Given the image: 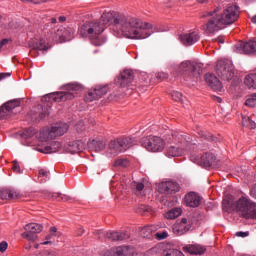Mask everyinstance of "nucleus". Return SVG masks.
Instances as JSON below:
<instances>
[{
	"mask_svg": "<svg viewBox=\"0 0 256 256\" xmlns=\"http://www.w3.org/2000/svg\"><path fill=\"white\" fill-rule=\"evenodd\" d=\"M113 25L116 37H127L128 39H147L153 33V25L143 22L137 18H127L117 12H104L100 21H88L80 27L81 37H89L92 45L101 47L105 40L100 35L105 27Z\"/></svg>",
	"mask_w": 256,
	"mask_h": 256,
	"instance_id": "1",
	"label": "nucleus"
},
{
	"mask_svg": "<svg viewBox=\"0 0 256 256\" xmlns=\"http://www.w3.org/2000/svg\"><path fill=\"white\" fill-rule=\"evenodd\" d=\"M204 17H210L206 23V33H217L225 25H233L239 19V8L228 5L221 11L220 7H216L213 11L206 12Z\"/></svg>",
	"mask_w": 256,
	"mask_h": 256,
	"instance_id": "2",
	"label": "nucleus"
},
{
	"mask_svg": "<svg viewBox=\"0 0 256 256\" xmlns=\"http://www.w3.org/2000/svg\"><path fill=\"white\" fill-rule=\"evenodd\" d=\"M173 143H178L177 146H170L167 149V157H181L183 151H189L191 145V138L185 132L174 131L171 133Z\"/></svg>",
	"mask_w": 256,
	"mask_h": 256,
	"instance_id": "3",
	"label": "nucleus"
},
{
	"mask_svg": "<svg viewBox=\"0 0 256 256\" xmlns=\"http://www.w3.org/2000/svg\"><path fill=\"white\" fill-rule=\"evenodd\" d=\"M67 92H55L44 96L42 101H47L48 99H53L56 103H61L63 101H69L74 99L75 93L73 91H83V86L77 83L68 84L66 86Z\"/></svg>",
	"mask_w": 256,
	"mask_h": 256,
	"instance_id": "4",
	"label": "nucleus"
},
{
	"mask_svg": "<svg viewBox=\"0 0 256 256\" xmlns=\"http://www.w3.org/2000/svg\"><path fill=\"white\" fill-rule=\"evenodd\" d=\"M236 211L243 217L244 219H256V203L251 199L242 196L235 203Z\"/></svg>",
	"mask_w": 256,
	"mask_h": 256,
	"instance_id": "5",
	"label": "nucleus"
},
{
	"mask_svg": "<svg viewBox=\"0 0 256 256\" xmlns=\"http://www.w3.org/2000/svg\"><path fill=\"white\" fill-rule=\"evenodd\" d=\"M203 65L191 61L182 62L178 67V73L186 81L189 79H199L201 77V69Z\"/></svg>",
	"mask_w": 256,
	"mask_h": 256,
	"instance_id": "6",
	"label": "nucleus"
},
{
	"mask_svg": "<svg viewBox=\"0 0 256 256\" xmlns=\"http://www.w3.org/2000/svg\"><path fill=\"white\" fill-rule=\"evenodd\" d=\"M133 145H137V140H135V138L129 136L120 137L110 142V153L115 157V155H119V153H125V151L131 149Z\"/></svg>",
	"mask_w": 256,
	"mask_h": 256,
	"instance_id": "7",
	"label": "nucleus"
},
{
	"mask_svg": "<svg viewBox=\"0 0 256 256\" xmlns=\"http://www.w3.org/2000/svg\"><path fill=\"white\" fill-rule=\"evenodd\" d=\"M216 73L222 81H231L235 77V66L229 59L219 60L216 64Z\"/></svg>",
	"mask_w": 256,
	"mask_h": 256,
	"instance_id": "8",
	"label": "nucleus"
},
{
	"mask_svg": "<svg viewBox=\"0 0 256 256\" xmlns=\"http://www.w3.org/2000/svg\"><path fill=\"white\" fill-rule=\"evenodd\" d=\"M141 145L142 147H144V149H147V151H152V153H157L159 151H163V148L165 147V142L160 137L148 136V137L142 138Z\"/></svg>",
	"mask_w": 256,
	"mask_h": 256,
	"instance_id": "9",
	"label": "nucleus"
},
{
	"mask_svg": "<svg viewBox=\"0 0 256 256\" xmlns=\"http://www.w3.org/2000/svg\"><path fill=\"white\" fill-rule=\"evenodd\" d=\"M24 233L21 234L23 239L27 241L35 242L37 241V234L43 231V225L38 223H30L24 226Z\"/></svg>",
	"mask_w": 256,
	"mask_h": 256,
	"instance_id": "10",
	"label": "nucleus"
},
{
	"mask_svg": "<svg viewBox=\"0 0 256 256\" xmlns=\"http://www.w3.org/2000/svg\"><path fill=\"white\" fill-rule=\"evenodd\" d=\"M236 53L241 55H253L256 53V40H250L248 42H238L235 45Z\"/></svg>",
	"mask_w": 256,
	"mask_h": 256,
	"instance_id": "11",
	"label": "nucleus"
},
{
	"mask_svg": "<svg viewBox=\"0 0 256 256\" xmlns=\"http://www.w3.org/2000/svg\"><path fill=\"white\" fill-rule=\"evenodd\" d=\"M133 79H135V74L131 70H124L120 73V75L116 78V85L118 87H131V83H133Z\"/></svg>",
	"mask_w": 256,
	"mask_h": 256,
	"instance_id": "12",
	"label": "nucleus"
},
{
	"mask_svg": "<svg viewBox=\"0 0 256 256\" xmlns=\"http://www.w3.org/2000/svg\"><path fill=\"white\" fill-rule=\"evenodd\" d=\"M107 91H109V86H96L93 90L89 91L85 97V101L92 102L97 101V99H101L103 95H107Z\"/></svg>",
	"mask_w": 256,
	"mask_h": 256,
	"instance_id": "13",
	"label": "nucleus"
},
{
	"mask_svg": "<svg viewBox=\"0 0 256 256\" xmlns=\"http://www.w3.org/2000/svg\"><path fill=\"white\" fill-rule=\"evenodd\" d=\"M73 35V29H67L63 26H60L57 28L56 31H54V37L53 39L55 41H59V43H63L65 41H71V36Z\"/></svg>",
	"mask_w": 256,
	"mask_h": 256,
	"instance_id": "14",
	"label": "nucleus"
},
{
	"mask_svg": "<svg viewBox=\"0 0 256 256\" xmlns=\"http://www.w3.org/2000/svg\"><path fill=\"white\" fill-rule=\"evenodd\" d=\"M21 105V100H11L0 107V119H7L13 113L15 107Z\"/></svg>",
	"mask_w": 256,
	"mask_h": 256,
	"instance_id": "15",
	"label": "nucleus"
},
{
	"mask_svg": "<svg viewBox=\"0 0 256 256\" xmlns=\"http://www.w3.org/2000/svg\"><path fill=\"white\" fill-rule=\"evenodd\" d=\"M201 39L198 32H187L179 35V40L181 41L182 45L185 47H191V45H195L197 41Z\"/></svg>",
	"mask_w": 256,
	"mask_h": 256,
	"instance_id": "16",
	"label": "nucleus"
},
{
	"mask_svg": "<svg viewBox=\"0 0 256 256\" xmlns=\"http://www.w3.org/2000/svg\"><path fill=\"white\" fill-rule=\"evenodd\" d=\"M0 199H2V201L21 199V192L14 188H2L0 190Z\"/></svg>",
	"mask_w": 256,
	"mask_h": 256,
	"instance_id": "17",
	"label": "nucleus"
},
{
	"mask_svg": "<svg viewBox=\"0 0 256 256\" xmlns=\"http://www.w3.org/2000/svg\"><path fill=\"white\" fill-rule=\"evenodd\" d=\"M97 235H103L110 241H126V239H129L130 237L127 232H102L101 230L97 231Z\"/></svg>",
	"mask_w": 256,
	"mask_h": 256,
	"instance_id": "18",
	"label": "nucleus"
},
{
	"mask_svg": "<svg viewBox=\"0 0 256 256\" xmlns=\"http://www.w3.org/2000/svg\"><path fill=\"white\" fill-rule=\"evenodd\" d=\"M159 191L165 195H173V193L179 191V184L173 181L162 182L159 186Z\"/></svg>",
	"mask_w": 256,
	"mask_h": 256,
	"instance_id": "19",
	"label": "nucleus"
},
{
	"mask_svg": "<svg viewBox=\"0 0 256 256\" xmlns=\"http://www.w3.org/2000/svg\"><path fill=\"white\" fill-rule=\"evenodd\" d=\"M195 163L200 165V167L209 169V167L215 163V155H213V153H205L204 155L196 158Z\"/></svg>",
	"mask_w": 256,
	"mask_h": 256,
	"instance_id": "20",
	"label": "nucleus"
},
{
	"mask_svg": "<svg viewBox=\"0 0 256 256\" xmlns=\"http://www.w3.org/2000/svg\"><path fill=\"white\" fill-rule=\"evenodd\" d=\"M189 229H191V225H189L187 218H182L180 222L174 224L172 227V231L175 235H185Z\"/></svg>",
	"mask_w": 256,
	"mask_h": 256,
	"instance_id": "21",
	"label": "nucleus"
},
{
	"mask_svg": "<svg viewBox=\"0 0 256 256\" xmlns=\"http://www.w3.org/2000/svg\"><path fill=\"white\" fill-rule=\"evenodd\" d=\"M69 131V125L67 123H56L51 127V136L55 138L65 135Z\"/></svg>",
	"mask_w": 256,
	"mask_h": 256,
	"instance_id": "22",
	"label": "nucleus"
},
{
	"mask_svg": "<svg viewBox=\"0 0 256 256\" xmlns=\"http://www.w3.org/2000/svg\"><path fill=\"white\" fill-rule=\"evenodd\" d=\"M85 149V143L81 140H76L70 142L66 147V153H71V155H75V153H81Z\"/></svg>",
	"mask_w": 256,
	"mask_h": 256,
	"instance_id": "23",
	"label": "nucleus"
},
{
	"mask_svg": "<svg viewBox=\"0 0 256 256\" xmlns=\"http://www.w3.org/2000/svg\"><path fill=\"white\" fill-rule=\"evenodd\" d=\"M205 80L209 87L213 89V91H223V85L221 84V81H219V78H217V76L214 74H206Z\"/></svg>",
	"mask_w": 256,
	"mask_h": 256,
	"instance_id": "24",
	"label": "nucleus"
},
{
	"mask_svg": "<svg viewBox=\"0 0 256 256\" xmlns=\"http://www.w3.org/2000/svg\"><path fill=\"white\" fill-rule=\"evenodd\" d=\"M184 201L187 207H199L201 205V196L195 192H189L185 195Z\"/></svg>",
	"mask_w": 256,
	"mask_h": 256,
	"instance_id": "25",
	"label": "nucleus"
},
{
	"mask_svg": "<svg viewBox=\"0 0 256 256\" xmlns=\"http://www.w3.org/2000/svg\"><path fill=\"white\" fill-rule=\"evenodd\" d=\"M130 246H118L104 252V256H127L129 254Z\"/></svg>",
	"mask_w": 256,
	"mask_h": 256,
	"instance_id": "26",
	"label": "nucleus"
},
{
	"mask_svg": "<svg viewBox=\"0 0 256 256\" xmlns=\"http://www.w3.org/2000/svg\"><path fill=\"white\" fill-rule=\"evenodd\" d=\"M183 250L186 253H190V255H203V253L207 251V248L199 244H191V245L184 246Z\"/></svg>",
	"mask_w": 256,
	"mask_h": 256,
	"instance_id": "27",
	"label": "nucleus"
},
{
	"mask_svg": "<svg viewBox=\"0 0 256 256\" xmlns=\"http://www.w3.org/2000/svg\"><path fill=\"white\" fill-rule=\"evenodd\" d=\"M157 231V227L150 225L143 227L140 230V235L143 237V239H153L155 237V232Z\"/></svg>",
	"mask_w": 256,
	"mask_h": 256,
	"instance_id": "28",
	"label": "nucleus"
},
{
	"mask_svg": "<svg viewBox=\"0 0 256 256\" xmlns=\"http://www.w3.org/2000/svg\"><path fill=\"white\" fill-rule=\"evenodd\" d=\"M88 147L91 151L98 153V151H103L105 149V142L101 140H92L88 143Z\"/></svg>",
	"mask_w": 256,
	"mask_h": 256,
	"instance_id": "29",
	"label": "nucleus"
},
{
	"mask_svg": "<svg viewBox=\"0 0 256 256\" xmlns=\"http://www.w3.org/2000/svg\"><path fill=\"white\" fill-rule=\"evenodd\" d=\"M38 139L42 143H45L49 139H55V138L53 136H51V128H43L42 130H40Z\"/></svg>",
	"mask_w": 256,
	"mask_h": 256,
	"instance_id": "30",
	"label": "nucleus"
},
{
	"mask_svg": "<svg viewBox=\"0 0 256 256\" xmlns=\"http://www.w3.org/2000/svg\"><path fill=\"white\" fill-rule=\"evenodd\" d=\"M61 149V142H52L50 146L42 148L41 153H57Z\"/></svg>",
	"mask_w": 256,
	"mask_h": 256,
	"instance_id": "31",
	"label": "nucleus"
},
{
	"mask_svg": "<svg viewBox=\"0 0 256 256\" xmlns=\"http://www.w3.org/2000/svg\"><path fill=\"white\" fill-rule=\"evenodd\" d=\"M244 84L248 89H256V73L247 75L244 79Z\"/></svg>",
	"mask_w": 256,
	"mask_h": 256,
	"instance_id": "32",
	"label": "nucleus"
},
{
	"mask_svg": "<svg viewBox=\"0 0 256 256\" xmlns=\"http://www.w3.org/2000/svg\"><path fill=\"white\" fill-rule=\"evenodd\" d=\"M181 215V208H174L171 209L170 211L166 212L164 217L166 219H177Z\"/></svg>",
	"mask_w": 256,
	"mask_h": 256,
	"instance_id": "33",
	"label": "nucleus"
},
{
	"mask_svg": "<svg viewBox=\"0 0 256 256\" xmlns=\"http://www.w3.org/2000/svg\"><path fill=\"white\" fill-rule=\"evenodd\" d=\"M34 49H38L39 51H48V49H51V46H47V42L40 39L39 42L34 45Z\"/></svg>",
	"mask_w": 256,
	"mask_h": 256,
	"instance_id": "34",
	"label": "nucleus"
},
{
	"mask_svg": "<svg viewBox=\"0 0 256 256\" xmlns=\"http://www.w3.org/2000/svg\"><path fill=\"white\" fill-rule=\"evenodd\" d=\"M162 256H185L183 252L177 249L164 250Z\"/></svg>",
	"mask_w": 256,
	"mask_h": 256,
	"instance_id": "35",
	"label": "nucleus"
},
{
	"mask_svg": "<svg viewBox=\"0 0 256 256\" xmlns=\"http://www.w3.org/2000/svg\"><path fill=\"white\" fill-rule=\"evenodd\" d=\"M243 127H249V129H255L256 123L249 117H244L242 120Z\"/></svg>",
	"mask_w": 256,
	"mask_h": 256,
	"instance_id": "36",
	"label": "nucleus"
},
{
	"mask_svg": "<svg viewBox=\"0 0 256 256\" xmlns=\"http://www.w3.org/2000/svg\"><path fill=\"white\" fill-rule=\"evenodd\" d=\"M33 135H37V130L35 128H27L22 133L24 139H29L30 137H33Z\"/></svg>",
	"mask_w": 256,
	"mask_h": 256,
	"instance_id": "37",
	"label": "nucleus"
},
{
	"mask_svg": "<svg viewBox=\"0 0 256 256\" xmlns=\"http://www.w3.org/2000/svg\"><path fill=\"white\" fill-rule=\"evenodd\" d=\"M59 235H61V232H57L56 227H51L49 234L46 235V241H51V239H53L54 237H59Z\"/></svg>",
	"mask_w": 256,
	"mask_h": 256,
	"instance_id": "38",
	"label": "nucleus"
},
{
	"mask_svg": "<svg viewBox=\"0 0 256 256\" xmlns=\"http://www.w3.org/2000/svg\"><path fill=\"white\" fill-rule=\"evenodd\" d=\"M247 107H255L256 105V93L251 94L245 102Z\"/></svg>",
	"mask_w": 256,
	"mask_h": 256,
	"instance_id": "39",
	"label": "nucleus"
},
{
	"mask_svg": "<svg viewBox=\"0 0 256 256\" xmlns=\"http://www.w3.org/2000/svg\"><path fill=\"white\" fill-rule=\"evenodd\" d=\"M154 237H156L158 241H163V239H167V237H169V232H167V230L162 232H154Z\"/></svg>",
	"mask_w": 256,
	"mask_h": 256,
	"instance_id": "40",
	"label": "nucleus"
},
{
	"mask_svg": "<svg viewBox=\"0 0 256 256\" xmlns=\"http://www.w3.org/2000/svg\"><path fill=\"white\" fill-rule=\"evenodd\" d=\"M199 137H202L203 139H207L208 141H213V135L211 133L204 131V130H199L198 131Z\"/></svg>",
	"mask_w": 256,
	"mask_h": 256,
	"instance_id": "41",
	"label": "nucleus"
},
{
	"mask_svg": "<svg viewBox=\"0 0 256 256\" xmlns=\"http://www.w3.org/2000/svg\"><path fill=\"white\" fill-rule=\"evenodd\" d=\"M171 97L174 101H177L178 103H181V101H183V94H181V92L179 91H173L171 93Z\"/></svg>",
	"mask_w": 256,
	"mask_h": 256,
	"instance_id": "42",
	"label": "nucleus"
},
{
	"mask_svg": "<svg viewBox=\"0 0 256 256\" xmlns=\"http://www.w3.org/2000/svg\"><path fill=\"white\" fill-rule=\"evenodd\" d=\"M49 104L42 106V113L39 114V119H45L47 115H49Z\"/></svg>",
	"mask_w": 256,
	"mask_h": 256,
	"instance_id": "43",
	"label": "nucleus"
},
{
	"mask_svg": "<svg viewBox=\"0 0 256 256\" xmlns=\"http://www.w3.org/2000/svg\"><path fill=\"white\" fill-rule=\"evenodd\" d=\"M223 210L229 211V207H231V196H226L222 202Z\"/></svg>",
	"mask_w": 256,
	"mask_h": 256,
	"instance_id": "44",
	"label": "nucleus"
},
{
	"mask_svg": "<svg viewBox=\"0 0 256 256\" xmlns=\"http://www.w3.org/2000/svg\"><path fill=\"white\" fill-rule=\"evenodd\" d=\"M49 197L51 199H56L57 201L65 200V196H63V194H61V193H50Z\"/></svg>",
	"mask_w": 256,
	"mask_h": 256,
	"instance_id": "45",
	"label": "nucleus"
},
{
	"mask_svg": "<svg viewBox=\"0 0 256 256\" xmlns=\"http://www.w3.org/2000/svg\"><path fill=\"white\" fill-rule=\"evenodd\" d=\"M129 165V161L126 159H118L115 162V167H127Z\"/></svg>",
	"mask_w": 256,
	"mask_h": 256,
	"instance_id": "46",
	"label": "nucleus"
},
{
	"mask_svg": "<svg viewBox=\"0 0 256 256\" xmlns=\"http://www.w3.org/2000/svg\"><path fill=\"white\" fill-rule=\"evenodd\" d=\"M149 211H151V207L147 205H140L137 209V213H140V215H143V213H147Z\"/></svg>",
	"mask_w": 256,
	"mask_h": 256,
	"instance_id": "47",
	"label": "nucleus"
},
{
	"mask_svg": "<svg viewBox=\"0 0 256 256\" xmlns=\"http://www.w3.org/2000/svg\"><path fill=\"white\" fill-rule=\"evenodd\" d=\"M8 247L9 244L6 241L0 242V253H5Z\"/></svg>",
	"mask_w": 256,
	"mask_h": 256,
	"instance_id": "48",
	"label": "nucleus"
},
{
	"mask_svg": "<svg viewBox=\"0 0 256 256\" xmlns=\"http://www.w3.org/2000/svg\"><path fill=\"white\" fill-rule=\"evenodd\" d=\"M14 173H21V167L19 166V162L17 160L13 161V167H12Z\"/></svg>",
	"mask_w": 256,
	"mask_h": 256,
	"instance_id": "49",
	"label": "nucleus"
},
{
	"mask_svg": "<svg viewBox=\"0 0 256 256\" xmlns=\"http://www.w3.org/2000/svg\"><path fill=\"white\" fill-rule=\"evenodd\" d=\"M133 187H135L136 191L141 192L143 189H145L144 183H134Z\"/></svg>",
	"mask_w": 256,
	"mask_h": 256,
	"instance_id": "50",
	"label": "nucleus"
},
{
	"mask_svg": "<svg viewBox=\"0 0 256 256\" xmlns=\"http://www.w3.org/2000/svg\"><path fill=\"white\" fill-rule=\"evenodd\" d=\"M157 79H160L163 81V79H169V74L167 73H164V72H159L157 75H156Z\"/></svg>",
	"mask_w": 256,
	"mask_h": 256,
	"instance_id": "51",
	"label": "nucleus"
},
{
	"mask_svg": "<svg viewBox=\"0 0 256 256\" xmlns=\"http://www.w3.org/2000/svg\"><path fill=\"white\" fill-rule=\"evenodd\" d=\"M39 177H49V172L44 169L39 170Z\"/></svg>",
	"mask_w": 256,
	"mask_h": 256,
	"instance_id": "52",
	"label": "nucleus"
},
{
	"mask_svg": "<svg viewBox=\"0 0 256 256\" xmlns=\"http://www.w3.org/2000/svg\"><path fill=\"white\" fill-rule=\"evenodd\" d=\"M23 3H33L34 5H39L41 0H21Z\"/></svg>",
	"mask_w": 256,
	"mask_h": 256,
	"instance_id": "53",
	"label": "nucleus"
},
{
	"mask_svg": "<svg viewBox=\"0 0 256 256\" xmlns=\"http://www.w3.org/2000/svg\"><path fill=\"white\" fill-rule=\"evenodd\" d=\"M250 196L253 197V199H256V185L251 188Z\"/></svg>",
	"mask_w": 256,
	"mask_h": 256,
	"instance_id": "54",
	"label": "nucleus"
},
{
	"mask_svg": "<svg viewBox=\"0 0 256 256\" xmlns=\"http://www.w3.org/2000/svg\"><path fill=\"white\" fill-rule=\"evenodd\" d=\"M236 237H249V232H237Z\"/></svg>",
	"mask_w": 256,
	"mask_h": 256,
	"instance_id": "55",
	"label": "nucleus"
},
{
	"mask_svg": "<svg viewBox=\"0 0 256 256\" xmlns=\"http://www.w3.org/2000/svg\"><path fill=\"white\" fill-rule=\"evenodd\" d=\"M6 77H11V73H0V81L5 79Z\"/></svg>",
	"mask_w": 256,
	"mask_h": 256,
	"instance_id": "56",
	"label": "nucleus"
},
{
	"mask_svg": "<svg viewBox=\"0 0 256 256\" xmlns=\"http://www.w3.org/2000/svg\"><path fill=\"white\" fill-rule=\"evenodd\" d=\"M7 43H9V39H3L2 41H0V49H1V47H3L4 45H7Z\"/></svg>",
	"mask_w": 256,
	"mask_h": 256,
	"instance_id": "57",
	"label": "nucleus"
},
{
	"mask_svg": "<svg viewBox=\"0 0 256 256\" xmlns=\"http://www.w3.org/2000/svg\"><path fill=\"white\" fill-rule=\"evenodd\" d=\"M213 41H215L217 43H225V39H223L221 37L215 38V39H213Z\"/></svg>",
	"mask_w": 256,
	"mask_h": 256,
	"instance_id": "58",
	"label": "nucleus"
},
{
	"mask_svg": "<svg viewBox=\"0 0 256 256\" xmlns=\"http://www.w3.org/2000/svg\"><path fill=\"white\" fill-rule=\"evenodd\" d=\"M83 233H85V229L79 228L78 232H77L78 237H81V235H83Z\"/></svg>",
	"mask_w": 256,
	"mask_h": 256,
	"instance_id": "59",
	"label": "nucleus"
},
{
	"mask_svg": "<svg viewBox=\"0 0 256 256\" xmlns=\"http://www.w3.org/2000/svg\"><path fill=\"white\" fill-rule=\"evenodd\" d=\"M58 19H59L60 23H63L67 20V18L65 16H60Z\"/></svg>",
	"mask_w": 256,
	"mask_h": 256,
	"instance_id": "60",
	"label": "nucleus"
},
{
	"mask_svg": "<svg viewBox=\"0 0 256 256\" xmlns=\"http://www.w3.org/2000/svg\"><path fill=\"white\" fill-rule=\"evenodd\" d=\"M51 23L52 25H55V23H57V18H51Z\"/></svg>",
	"mask_w": 256,
	"mask_h": 256,
	"instance_id": "61",
	"label": "nucleus"
},
{
	"mask_svg": "<svg viewBox=\"0 0 256 256\" xmlns=\"http://www.w3.org/2000/svg\"><path fill=\"white\" fill-rule=\"evenodd\" d=\"M51 243H53V242L47 240V241L43 242L42 245H50Z\"/></svg>",
	"mask_w": 256,
	"mask_h": 256,
	"instance_id": "62",
	"label": "nucleus"
},
{
	"mask_svg": "<svg viewBox=\"0 0 256 256\" xmlns=\"http://www.w3.org/2000/svg\"><path fill=\"white\" fill-rule=\"evenodd\" d=\"M198 3H209V0H197Z\"/></svg>",
	"mask_w": 256,
	"mask_h": 256,
	"instance_id": "63",
	"label": "nucleus"
},
{
	"mask_svg": "<svg viewBox=\"0 0 256 256\" xmlns=\"http://www.w3.org/2000/svg\"><path fill=\"white\" fill-rule=\"evenodd\" d=\"M251 21L256 25V15L251 18Z\"/></svg>",
	"mask_w": 256,
	"mask_h": 256,
	"instance_id": "64",
	"label": "nucleus"
}]
</instances>
